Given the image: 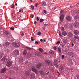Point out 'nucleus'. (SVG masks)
I'll return each instance as SVG.
<instances>
[{"instance_id": "49", "label": "nucleus", "mask_w": 79, "mask_h": 79, "mask_svg": "<svg viewBox=\"0 0 79 79\" xmlns=\"http://www.w3.org/2000/svg\"><path fill=\"white\" fill-rule=\"evenodd\" d=\"M77 77L78 79H79V75H77Z\"/></svg>"}, {"instance_id": "46", "label": "nucleus", "mask_w": 79, "mask_h": 79, "mask_svg": "<svg viewBox=\"0 0 79 79\" xmlns=\"http://www.w3.org/2000/svg\"><path fill=\"white\" fill-rule=\"evenodd\" d=\"M36 19H37V21H39V17H37Z\"/></svg>"}, {"instance_id": "24", "label": "nucleus", "mask_w": 79, "mask_h": 79, "mask_svg": "<svg viewBox=\"0 0 79 79\" xmlns=\"http://www.w3.org/2000/svg\"><path fill=\"white\" fill-rule=\"evenodd\" d=\"M26 74L27 75V76H29V73L27 71H26Z\"/></svg>"}, {"instance_id": "43", "label": "nucleus", "mask_w": 79, "mask_h": 79, "mask_svg": "<svg viewBox=\"0 0 79 79\" xmlns=\"http://www.w3.org/2000/svg\"><path fill=\"white\" fill-rule=\"evenodd\" d=\"M35 44H39V42L37 41H36L35 42Z\"/></svg>"}, {"instance_id": "11", "label": "nucleus", "mask_w": 79, "mask_h": 79, "mask_svg": "<svg viewBox=\"0 0 79 79\" xmlns=\"http://www.w3.org/2000/svg\"><path fill=\"white\" fill-rule=\"evenodd\" d=\"M19 54V52L18 51H15L14 52V55L15 56L18 55Z\"/></svg>"}, {"instance_id": "28", "label": "nucleus", "mask_w": 79, "mask_h": 79, "mask_svg": "<svg viewBox=\"0 0 79 79\" xmlns=\"http://www.w3.org/2000/svg\"><path fill=\"white\" fill-rule=\"evenodd\" d=\"M31 8H32L31 10H34V6L32 5H31Z\"/></svg>"}, {"instance_id": "6", "label": "nucleus", "mask_w": 79, "mask_h": 79, "mask_svg": "<svg viewBox=\"0 0 79 79\" xmlns=\"http://www.w3.org/2000/svg\"><path fill=\"white\" fill-rule=\"evenodd\" d=\"M79 22H76L74 24V26L75 27H78V26H79Z\"/></svg>"}, {"instance_id": "44", "label": "nucleus", "mask_w": 79, "mask_h": 79, "mask_svg": "<svg viewBox=\"0 0 79 79\" xmlns=\"http://www.w3.org/2000/svg\"><path fill=\"white\" fill-rule=\"evenodd\" d=\"M64 27H66V28H67L68 27V26L67 25H65L64 26Z\"/></svg>"}, {"instance_id": "48", "label": "nucleus", "mask_w": 79, "mask_h": 79, "mask_svg": "<svg viewBox=\"0 0 79 79\" xmlns=\"http://www.w3.org/2000/svg\"><path fill=\"white\" fill-rule=\"evenodd\" d=\"M59 35L61 37V32H59Z\"/></svg>"}, {"instance_id": "55", "label": "nucleus", "mask_w": 79, "mask_h": 79, "mask_svg": "<svg viewBox=\"0 0 79 79\" xmlns=\"http://www.w3.org/2000/svg\"><path fill=\"white\" fill-rule=\"evenodd\" d=\"M77 6H79V3H77Z\"/></svg>"}, {"instance_id": "4", "label": "nucleus", "mask_w": 79, "mask_h": 79, "mask_svg": "<svg viewBox=\"0 0 79 79\" xmlns=\"http://www.w3.org/2000/svg\"><path fill=\"white\" fill-rule=\"evenodd\" d=\"M10 44V43L8 42H6L5 43H4L3 44V46L4 47H7L8 46H9V45Z\"/></svg>"}, {"instance_id": "33", "label": "nucleus", "mask_w": 79, "mask_h": 79, "mask_svg": "<svg viewBox=\"0 0 79 79\" xmlns=\"http://www.w3.org/2000/svg\"><path fill=\"white\" fill-rule=\"evenodd\" d=\"M53 48H54V50H56V49H57V48H56V47H54Z\"/></svg>"}, {"instance_id": "26", "label": "nucleus", "mask_w": 79, "mask_h": 79, "mask_svg": "<svg viewBox=\"0 0 79 79\" xmlns=\"http://www.w3.org/2000/svg\"><path fill=\"white\" fill-rule=\"evenodd\" d=\"M39 51L41 52H43V49L41 48H40L39 49Z\"/></svg>"}, {"instance_id": "40", "label": "nucleus", "mask_w": 79, "mask_h": 79, "mask_svg": "<svg viewBox=\"0 0 79 79\" xmlns=\"http://www.w3.org/2000/svg\"><path fill=\"white\" fill-rule=\"evenodd\" d=\"M56 8V7H55L52 8V10H55Z\"/></svg>"}, {"instance_id": "7", "label": "nucleus", "mask_w": 79, "mask_h": 79, "mask_svg": "<svg viewBox=\"0 0 79 79\" xmlns=\"http://www.w3.org/2000/svg\"><path fill=\"white\" fill-rule=\"evenodd\" d=\"M73 35V34L72 33L69 32L68 33V36L69 37H72Z\"/></svg>"}, {"instance_id": "35", "label": "nucleus", "mask_w": 79, "mask_h": 79, "mask_svg": "<svg viewBox=\"0 0 79 79\" xmlns=\"http://www.w3.org/2000/svg\"><path fill=\"white\" fill-rule=\"evenodd\" d=\"M26 48L28 50H31V48L28 47H26Z\"/></svg>"}, {"instance_id": "38", "label": "nucleus", "mask_w": 79, "mask_h": 79, "mask_svg": "<svg viewBox=\"0 0 79 79\" xmlns=\"http://www.w3.org/2000/svg\"><path fill=\"white\" fill-rule=\"evenodd\" d=\"M15 29V28L13 27H11L10 28V29L11 30H14V29Z\"/></svg>"}, {"instance_id": "53", "label": "nucleus", "mask_w": 79, "mask_h": 79, "mask_svg": "<svg viewBox=\"0 0 79 79\" xmlns=\"http://www.w3.org/2000/svg\"><path fill=\"white\" fill-rule=\"evenodd\" d=\"M32 41H34V40H35V39H32L31 40Z\"/></svg>"}, {"instance_id": "56", "label": "nucleus", "mask_w": 79, "mask_h": 79, "mask_svg": "<svg viewBox=\"0 0 79 79\" xmlns=\"http://www.w3.org/2000/svg\"><path fill=\"white\" fill-rule=\"evenodd\" d=\"M21 35H24V33H22V34Z\"/></svg>"}, {"instance_id": "47", "label": "nucleus", "mask_w": 79, "mask_h": 79, "mask_svg": "<svg viewBox=\"0 0 79 79\" xmlns=\"http://www.w3.org/2000/svg\"><path fill=\"white\" fill-rule=\"evenodd\" d=\"M15 5H13L11 7L12 8H15Z\"/></svg>"}, {"instance_id": "14", "label": "nucleus", "mask_w": 79, "mask_h": 79, "mask_svg": "<svg viewBox=\"0 0 79 79\" xmlns=\"http://www.w3.org/2000/svg\"><path fill=\"white\" fill-rule=\"evenodd\" d=\"M42 5L43 6H44L46 5V2L45 1H43L42 2Z\"/></svg>"}, {"instance_id": "30", "label": "nucleus", "mask_w": 79, "mask_h": 79, "mask_svg": "<svg viewBox=\"0 0 79 79\" xmlns=\"http://www.w3.org/2000/svg\"><path fill=\"white\" fill-rule=\"evenodd\" d=\"M34 15H32V14H31L30 15V17H31V18H34Z\"/></svg>"}, {"instance_id": "52", "label": "nucleus", "mask_w": 79, "mask_h": 79, "mask_svg": "<svg viewBox=\"0 0 79 79\" xmlns=\"http://www.w3.org/2000/svg\"><path fill=\"white\" fill-rule=\"evenodd\" d=\"M43 30H45V27H44L43 28Z\"/></svg>"}, {"instance_id": "37", "label": "nucleus", "mask_w": 79, "mask_h": 79, "mask_svg": "<svg viewBox=\"0 0 79 79\" xmlns=\"http://www.w3.org/2000/svg\"><path fill=\"white\" fill-rule=\"evenodd\" d=\"M44 12L45 14H47V11L45 10H44Z\"/></svg>"}, {"instance_id": "16", "label": "nucleus", "mask_w": 79, "mask_h": 79, "mask_svg": "<svg viewBox=\"0 0 79 79\" xmlns=\"http://www.w3.org/2000/svg\"><path fill=\"white\" fill-rule=\"evenodd\" d=\"M78 18H79V15H75L74 17V19H77Z\"/></svg>"}, {"instance_id": "42", "label": "nucleus", "mask_w": 79, "mask_h": 79, "mask_svg": "<svg viewBox=\"0 0 79 79\" xmlns=\"http://www.w3.org/2000/svg\"><path fill=\"white\" fill-rule=\"evenodd\" d=\"M64 67H61V69H62V70H63L64 69Z\"/></svg>"}, {"instance_id": "5", "label": "nucleus", "mask_w": 79, "mask_h": 79, "mask_svg": "<svg viewBox=\"0 0 79 79\" xmlns=\"http://www.w3.org/2000/svg\"><path fill=\"white\" fill-rule=\"evenodd\" d=\"M66 19L67 21H71L72 18L70 16H67L66 18Z\"/></svg>"}, {"instance_id": "63", "label": "nucleus", "mask_w": 79, "mask_h": 79, "mask_svg": "<svg viewBox=\"0 0 79 79\" xmlns=\"http://www.w3.org/2000/svg\"><path fill=\"white\" fill-rule=\"evenodd\" d=\"M55 1H56L55 0H54L53 1V2H55Z\"/></svg>"}, {"instance_id": "54", "label": "nucleus", "mask_w": 79, "mask_h": 79, "mask_svg": "<svg viewBox=\"0 0 79 79\" xmlns=\"http://www.w3.org/2000/svg\"><path fill=\"white\" fill-rule=\"evenodd\" d=\"M72 47H73V46H74V44L73 43H72Z\"/></svg>"}, {"instance_id": "25", "label": "nucleus", "mask_w": 79, "mask_h": 79, "mask_svg": "<svg viewBox=\"0 0 79 79\" xmlns=\"http://www.w3.org/2000/svg\"><path fill=\"white\" fill-rule=\"evenodd\" d=\"M61 30L62 31H64V28L63 27H61Z\"/></svg>"}, {"instance_id": "20", "label": "nucleus", "mask_w": 79, "mask_h": 79, "mask_svg": "<svg viewBox=\"0 0 79 79\" xmlns=\"http://www.w3.org/2000/svg\"><path fill=\"white\" fill-rule=\"evenodd\" d=\"M3 55L4 54L3 53H1L0 54V59L1 58H2V56H3Z\"/></svg>"}, {"instance_id": "19", "label": "nucleus", "mask_w": 79, "mask_h": 79, "mask_svg": "<svg viewBox=\"0 0 79 79\" xmlns=\"http://www.w3.org/2000/svg\"><path fill=\"white\" fill-rule=\"evenodd\" d=\"M63 42L64 43H67V42H68V40H67V39H65L63 40Z\"/></svg>"}, {"instance_id": "64", "label": "nucleus", "mask_w": 79, "mask_h": 79, "mask_svg": "<svg viewBox=\"0 0 79 79\" xmlns=\"http://www.w3.org/2000/svg\"><path fill=\"white\" fill-rule=\"evenodd\" d=\"M9 79H12L11 78V77H10Z\"/></svg>"}, {"instance_id": "57", "label": "nucleus", "mask_w": 79, "mask_h": 79, "mask_svg": "<svg viewBox=\"0 0 79 79\" xmlns=\"http://www.w3.org/2000/svg\"><path fill=\"white\" fill-rule=\"evenodd\" d=\"M77 12L79 14V10H77Z\"/></svg>"}, {"instance_id": "27", "label": "nucleus", "mask_w": 79, "mask_h": 79, "mask_svg": "<svg viewBox=\"0 0 79 79\" xmlns=\"http://www.w3.org/2000/svg\"><path fill=\"white\" fill-rule=\"evenodd\" d=\"M74 38H75L76 39H79V37L78 36H74Z\"/></svg>"}, {"instance_id": "39", "label": "nucleus", "mask_w": 79, "mask_h": 79, "mask_svg": "<svg viewBox=\"0 0 79 79\" xmlns=\"http://www.w3.org/2000/svg\"><path fill=\"white\" fill-rule=\"evenodd\" d=\"M22 11V13L23 12V10H19V13H21Z\"/></svg>"}, {"instance_id": "36", "label": "nucleus", "mask_w": 79, "mask_h": 79, "mask_svg": "<svg viewBox=\"0 0 79 79\" xmlns=\"http://www.w3.org/2000/svg\"><path fill=\"white\" fill-rule=\"evenodd\" d=\"M60 41H59L57 42V45H59V44H60Z\"/></svg>"}, {"instance_id": "22", "label": "nucleus", "mask_w": 79, "mask_h": 79, "mask_svg": "<svg viewBox=\"0 0 79 79\" xmlns=\"http://www.w3.org/2000/svg\"><path fill=\"white\" fill-rule=\"evenodd\" d=\"M40 73L42 75H44V73H45V72H43V71H41L40 72Z\"/></svg>"}, {"instance_id": "21", "label": "nucleus", "mask_w": 79, "mask_h": 79, "mask_svg": "<svg viewBox=\"0 0 79 79\" xmlns=\"http://www.w3.org/2000/svg\"><path fill=\"white\" fill-rule=\"evenodd\" d=\"M27 53V51L26 50H24L23 52V55H26Z\"/></svg>"}, {"instance_id": "9", "label": "nucleus", "mask_w": 79, "mask_h": 79, "mask_svg": "<svg viewBox=\"0 0 79 79\" xmlns=\"http://www.w3.org/2000/svg\"><path fill=\"white\" fill-rule=\"evenodd\" d=\"M11 64H12V63L11 62H8L7 64V65L8 66H9V67H10V66H11Z\"/></svg>"}, {"instance_id": "15", "label": "nucleus", "mask_w": 79, "mask_h": 79, "mask_svg": "<svg viewBox=\"0 0 79 79\" xmlns=\"http://www.w3.org/2000/svg\"><path fill=\"white\" fill-rule=\"evenodd\" d=\"M41 66H42V64L40 63L37 65L36 67L38 68H40Z\"/></svg>"}, {"instance_id": "61", "label": "nucleus", "mask_w": 79, "mask_h": 79, "mask_svg": "<svg viewBox=\"0 0 79 79\" xmlns=\"http://www.w3.org/2000/svg\"><path fill=\"white\" fill-rule=\"evenodd\" d=\"M58 73H59V75H60V73L58 72Z\"/></svg>"}, {"instance_id": "58", "label": "nucleus", "mask_w": 79, "mask_h": 79, "mask_svg": "<svg viewBox=\"0 0 79 79\" xmlns=\"http://www.w3.org/2000/svg\"><path fill=\"white\" fill-rule=\"evenodd\" d=\"M15 5L16 6H17V3H16V4H15Z\"/></svg>"}, {"instance_id": "29", "label": "nucleus", "mask_w": 79, "mask_h": 79, "mask_svg": "<svg viewBox=\"0 0 79 79\" xmlns=\"http://www.w3.org/2000/svg\"><path fill=\"white\" fill-rule=\"evenodd\" d=\"M44 20L43 19H40V22H43V21H44Z\"/></svg>"}, {"instance_id": "59", "label": "nucleus", "mask_w": 79, "mask_h": 79, "mask_svg": "<svg viewBox=\"0 0 79 79\" xmlns=\"http://www.w3.org/2000/svg\"><path fill=\"white\" fill-rule=\"evenodd\" d=\"M70 8H73V6H70Z\"/></svg>"}, {"instance_id": "23", "label": "nucleus", "mask_w": 79, "mask_h": 79, "mask_svg": "<svg viewBox=\"0 0 79 79\" xmlns=\"http://www.w3.org/2000/svg\"><path fill=\"white\" fill-rule=\"evenodd\" d=\"M31 77L32 78H34L35 77V75L34 74H32V75H31Z\"/></svg>"}, {"instance_id": "34", "label": "nucleus", "mask_w": 79, "mask_h": 79, "mask_svg": "<svg viewBox=\"0 0 79 79\" xmlns=\"http://www.w3.org/2000/svg\"><path fill=\"white\" fill-rule=\"evenodd\" d=\"M38 5H39V4L38 3H37L35 4V6L36 7H37L38 6H38Z\"/></svg>"}, {"instance_id": "62", "label": "nucleus", "mask_w": 79, "mask_h": 79, "mask_svg": "<svg viewBox=\"0 0 79 79\" xmlns=\"http://www.w3.org/2000/svg\"><path fill=\"white\" fill-rule=\"evenodd\" d=\"M31 39H33V38H34V37H31Z\"/></svg>"}, {"instance_id": "3", "label": "nucleus", "mask_w": 79, "mask_h": 79, "mask_svg": "<svg viewBox=\"0 0 79 79\" xmlns=\"http://www.w3.org/2000/svg\"><path fill=\"white\" fill-rule=\"evenodd\" d=\"M64 14L60 16V23H63V21L64 18Z\"/></svg>"}, {"instance_id": "2", "label": "nucleus", "mask_w": 79, "mask_h": 79, "mask_svg": "<svg viewBox=\"0 0 79 79\" xmlns=\"http://www.w3.org/2000/svg\"><path fill=\"white\" fill-rule=\"evenodd\" d=\"M45 62L48 65H49L50 66H52V63L48 60H45Z\"/></svg>"}, {"instance_id": "32", "label": "nucleus", "mask_w": 79, "mask_h": 79, "mask_svg": "<svg viewBox=\"0 0 79 79\" xmlns=\"http://www.w3.org/2000/svg\"><path fill=\"white\" fill-rule=\"evenodd\" d=\"M37 35H41V32H39L38 33Z\"/></svg>"}, {"instance_id": "10", "label": "nucleus", "mask_w": 79, "mask_h": 79, "mask_svg": "<svg viewBox=\"0 0 79 79\" xmlns=\"http://www.w3.org/2000/svg\"><path fill=\"white\" fill-rule=\"evenodd\" d=\"M74 34H75V35H77V34H79V32L77 30H75L74 31Z\"/></svg>"}, {"instance_id": "18", "label": "nucleus", "mask_w": 79, "mask_h": 79, "mask_svg": "<svg viewBox=\"0 0 79 79\" xmlns=\"http://www.w3.org/2000/svg\"><path fill=\"white\" fill-rule=\"evenodd\" d=\"M62 34L63 35H64V36H66V35H67V33L65 31H63L62 32Z\"/></svg>"}, {"instance_id": "1", "label": "nucleus", "mask_w": 79, "mask_h": 79, "mask_svg": "<svg viewBox=\"0 0 79 79\" xmlns=\"http://www.w3.org/2000/svg\"><path fill=\"white\" fill-rule=\"evenodd\" d=\"M12 45L14 47H19V45H20L19 43L18 42L13 43Z\"/></svg>"}, {"instance_id": "45", "label": "nucleus", "mask_w": 79, "mask_h": 79, "mask_svg": "<svg viewBox=\"0 0 79 79\" xmlns=\"http://www.w3.org/2000/svg\"><path fill=\"white\" fill-rule=\"evenodd\" d=\"M37 21H35L34 22V23L35 24H37Z\"/></svg>"}, {"instance_id": "8", "label": "nucleus", "mask_w": 79, "mask_h": 79, "mask_svg": "<svg viewBox=\"0 0 79 79\" xmlns=\"http://www.w3.org/2000/svg\"><path fill=\"white\" fill-rule=\"evenodd\" d=\"M32 71L35 72L36 74H37V70L35 69V68H32Z\"/></svg>"}, {"instance_id": "41", "label": "nucleus", "mask_w": 79, "mask_h": 79, "mask_svg": "<svg viewBox=\"0 0 79 79\" xmlns=\"http://www.w3.org/2000/svg\"><path fill=\"white\" fill-rule=\"evenodd\" d=\"M62 59H64V55H63L62 56Z\"/></svg>"}, {"instance_id": "60", "label": "nucleus", "mask_w": 79, "mask_h": 79, "mask_svg": "<svg viewBox=\"0 0 79 79\" xmlns=\"http://www.w3.org/2000/svg\"><path fill=\"white\" fill-rule=\"evenodd\" d=\"M37 54H39V55H40V53H37Z\"/></svg>"}, {"instance_id": "51", "label": "nucleus", "mask_w": 79, "mask_h": 79, "mask_svg": "<svg viewBox=\"0 0 79 79\" xmlns=\"http://www.w3.org/2000/svg\"><path fill=\"white\" fill-rule=\"evenodd\" d=\"M40 41L41 42H43V40H42V39H41L40 40Z\"/></svg>"}, {"instance_id": "31", "label": "nucleus", "mask_w": 79, "mask_h": 79, "mask_svg": "<svg viewBox=\"0 0 79 79\" xmlns=\"http://www.w3.org/2000/svg\"><path fill=\"white\" fill-rule=\"evenodd\" d=\"M64 10H61L60 12V14H62L63 13H64Z\"/></svg>"}, {"instance_id": "12", "label": "nucleus", "mask_w": 79, "mask_h": 79, "mask_svg": "<svg viewBox=\"0 0 79 79\" xmlns=\"http://www.w3.org/2000/svg\"><path fill=\"white\" fill-rule=\"evenodd\" d=\"M6 68H5L4 69H3L1 70V73H5L6 71Z\"/></svg>"}, {"instance_id": "13", "label": "nucleus", "mask_w": 79, "mask_h": 79, "mask_svg": "<svg viewBox=\"0 0 79 79\" xmlns=\"http://www.w3.org/2000/svg\"><path fill=\"white\" fill-rule=\"evenodd\" d=\"M61 52H62V50H61V49L60 48H58V53H61Z\"/></svg>"}, {"instance_id": "50", "label": "nucleus", "mask_w": 79, "mask_h": 79, "mask_svg": "<svg viewBox=\"0 0 79 79\" xmlns=\"http://www.w3.org/2000/svg\"><path fill=\"white\" fill-rule=\"evenodd\" d=\"M48 25V24H44V26H47Z\"/></svg>"}, {"instance_id": "17", "label": "nucleus", "mask_w": 79, "mask_h": 79, "mask_svg": "<svg viewBox=\"0 0 79 79\" xmlns=\"http://www.w3.org/2000/svg\"><path fill=\"white\" fill-rule=\"evenodd\" d=\"M49 52L50 54H51L52 55L54 54V52L52 50H50Z\"/></svg>"}]
</instances>
